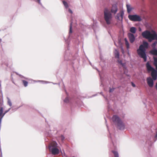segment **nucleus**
Segmentation results:
<instances>
[{"label": "nucleus", "mask_w": 157, "mask_h": 157, "mask_svg": "<svg viewBox=\"0 0 157 157\" xmlns=\"http://www.w3.org/2000/svg\"><path fill=\"white\" fill-rule=\"evenodd\" d=\"M155 88L157 90V82L156 83V85H155Z\"/></svg>", "instance_id": "nucleus-36"}, {"label": "nucleus", "mask_w": 157, "mask_h": 157, "mask_svg": "<svg viewBox=\"0 0 157 157\" xmlns=\"http://www.w3.org/2000/svg\"><path fill=\"white\" fill-rule=\"evenodd\" d=\"M157 44V41H155L154 43H153L151 47H152L153 48H155V46L156 44Z\"/></svg>", "instance_id": "nucleus-19"}, {"label": "nucleus", "mask_w": 157, "mask_h": 157, "mask_svg": "<svg viewBox=\"0 0 157 157\" xmlns=\"http://www.w3.org/2000/svg\"><path fill=\"white\" fill-rule=\"evenodd\" d=\"M8 99V105L10 106H11L12 105L11 102L10 100V99L9 98H7Z\"/></svg>", "instance_id": "nucleus-21"}, {"label": "nucleus", "mask_w": 157, "mask_h": 157, "mask_svg": "<svg viewBox=\"0 0 157 157\" xmlns=\"http://www.w3.org/2000/svg\"><path fill=\"white\" fill-rule=\"evenodd\" d=\"M128 36L129 40V41L131 43H133L135 39V37L134 35L131 33H128Z\"/></svg>", "instance_id": "nucleus-10"}, {"label": "nucleus", "mask_w": 157, "mask_h": 157, "mask_svg": "<svg viewBox=\"0 0 157 157\" xmlns=\"http://www.w3.org/2000/svg\"><path fill=\"white\" fill-rule=\"evenodd\" d=\"M124 15V11L121 10L119 13H118L116 16V18L119 21H122L123 18V16Z\"/></svg>", "instance_id": "nucleus-8"}, {"label": "nucleus", "mask_w": 157, "mask_h": 157, "mask_svg": "<svg viewBox=\"0 0 157 157\" xmlns=\"http://www.w3.org/2000/svg\"><path fill=\"white\" fill-rule=\"evenodd\" d=\"M115 57L116 58H119V53L118 51L116 49L115 50L114 52Z\"/></svg>", "instance_id": "nucleus-15"}, {"label": "nucleus", "mask_w": 157, "mask_h": 157, "mask_svg": "<svg viewBox=\"0 0 157 157\" xmlns=\"http://www.w3.org/2000/svg\"><path fill=\"white\" fill-rule=\"evenodd\" d=\"M147 82L149 87H152L153 86L154 83L153 80L151 77L147 78Z\"/></svg>", "instance_id": "nucleus-9"}, {"label": "nucleus", "mask_w": 157, "mask_h": 157, "mask_svg": "<svg viewBox=\"0 0 157 157\" xmlns=\"http://www.w3.org/2000/svg\"><path fill=\"white\" fill-rule=\"evenodd\" d=\"M64 139V138L63 136H61V139L62 140H63Z\"/></svg>", "instance_id": "nucleus-34"}, {"label": "nucleus", "mask_w": 157, "mask_h": 157, "mask_svg": "<svg viewBox=\"0 0 157 157\" xmlns=\"http://www.w3.org/2000/svg\"><path fill=\"white\" fill-rule=\"evenodd\" d=\"M64 101L65 102L67 103L69 101V99L68 97H66L64 100Z\"/></svg>", "instance_id": "nucleus-23"}, {"label": "nucleus", "mask_w": 157, "mask_h": 157, "mask_svg": "<svg viewBox=\"0 0 157 157\" xmlns=\"http://www.w3.org/2000/svg\"><path fill=\"white\" fill-rule=\"evenodd\" d=\"M155 139V141L157 140V131L156 132V134L154 137Z\"/></svg>", "instance_id": "nucleus-28"}, {"label": "nucleus", "mask_w": 157, "mask_h": 157, "mask_svg": "<svg viewBox=\"0 0 157 157\" xmlns=\"http://www.w3.org/2000/svg\"><path fill=\"white\" fill-rule=\"evenodd\" d=\"M98 71V70L97 69V68H95Z\"/></svg>", "instance_id": "nucleus-44"}, {"label": "nucleus", "mask_w": 157, "mask_h": 157, "mask_svg": "<svg viewBox=\"0 0 157 157\" xmlns=\"http://www.w3.org/2000/svg\"><path fill=\"white\" fill-rule=\"evenodd\" d=\"M11 109V108H10L8 110L6 111L5 112V113H3V115L2 117H3V116H4V115L6 113H7Z\"/></svg>", "instance_id": "nucleus-26"}, {"label": "nucleus", "mask_w": 157, "mask_h": 157, "mask_svg": "<svg viewBox=\"0 0 157 157\" xmlns=\"http://www.w3.org/2000/svg\"><path fill=\"white\" fill-rule=\"evenodd\" d=\"M154 59V64L157 63V57H153Z\"/></svg>", "instance_id": "nucleus-22"}, {"label": "nucleus", "mask_w": 157, "mask_h": 157, "mask_svg": "<svg viewBox=\"0 0 157 157\" xmlns=\"http://www.w3.org/2000/svg\"><path fill=\"white\" fill-rule=\"evenodd\" d=\"M124 41L126 47L128 49L129 48V44L127 39L126 38H125L124 39Z\"/></svg>", "instance_id": "nucleus-16"}, {"label": "nucleus", "mask_w": 157, "mask_h": 157, "mask_svg": "<svg viewBox=\"0 0 157 157\" xmlns=\"http://www.w3.org/2000/svg\"><path fill=\"white\" fill-rule=\"evenodd\" d=\"M112 120L118 129L120 130H123L124 129V124L117 116H113L112 118Z\"/></svg>", "instance_id": "nucleus-4"}, {"label": "nucleus", "mask_w": 157, "mask_h": 157, "mask_svg": "<svg viewBox=\"0 0 157 157\" xmlns=\"http://www.w3.org/2000/svg\"><path fill=\"white\" fill-rule=\"evenodd\" d=\"M40 81H39L38 82H40ZM40 82H42V83L44 84L48 83L49 82H47L46 81H40Z\"/></svg>", "instance_id": "nucleus-30"}, {"label": "nucleus", "mask_w": 157, "mask_h": 157, "mask_svg": "<svg viewBox=\"0 0 157 157\" xmlns=\"http://www.w3.org/2000/svg\"><path fill=\"white\" fill-rule=\"evenodd\" d=\"M90 64L92 66V67H93V68H94V67L91 65V63H90Z\"/></svg>", "instance_id": "nucleus-38"}, {"label": "nucleus", "mask_w": 157, "mask_h": 157, "mask_svg": "<svg viewBox=\"0 0 157 157\" xmlns=\"http://www.w3.org/2000/svg\"><path fill=\"white\" fill-rule=\"evenodd\" d=\"M142 36L148 39V41L151 42L152 40H157V34L154 31L152 30L151 32L146 31L142 33Z\"/></svg>", "instance_id": "nucleus-3"}, {"label": "nucleus", "mask_w": 157, "mask_h": 157, "mask_svg": "<svg viewBox=\"0 0 157 157\" xmlns=\"http://www.w3.org/2000/svg\"><path fill=\"white\" fill-rule=\"evenodd\" d=\"M127 12L128 13H130L132 9V8L131 6L129 4H127L126 5Z\"/></svg>", "instance_id": "nucleus-13"}, {"label": "nucleus", "mask_w": 157, "mask_h": 157, "mask_svg": "<svg viewBox=\"0 0 157 157\" xmlns=\"http://www.w3.org/2000/svg\"><path fill=\"white\" fill-rule=\"evenodd\" d=\"M16 109H14V111H16Z\"/></svg>", "instance_id": "nucleus-40"}, {"label": "nucleus", "mask_w": 157, "mask_h": 157, "mask_svg": "<svg viewBox=\"0 0 157 157\" xmlns=\"http://www.w3.org/2000/svg\"><path fill=\"white\" fill-rule=\"evenodd\" d=\"M146 66L148 72L151 71V75L153 79L154 80H156L157 78V71L151 66L148 62L147 63Z\"/></svg>", "instance_id": "nucleus-6"}, {"label": "nucleus", "mask_w": 157, "mask_h": 157, "mask_svg": "<svg viewBox=\"0 0 157 157\" xmlns=\"http://www.w3.org/2000/svg\"><path fill=\"white\" fill-rule=\"evenodd\" d=\"M139 30L140 31H141V29L140 28H139Z\"/></svg>", "instance_id": "nucleus-37"}, {"label": "nucleus", "mask_w": 157, "mask_h": 157, "mask_svg": "<svg viewBox=\"0 0 157 157\" xmlns=\"http://www.w3.org/2000/svg\"><path fill=\"white\" fill-rule=\"evenodd\" d=\"M66 10L69 12L71 14H72L73 13L72 11L70 9L67 8V9H66Z\"/></svg>", "instance_id": "nucleus-27"}, {"label": "nucleus", "mask_w": 157, "mask_h": 157, "mask_svg": "<svg viewBox=\"0 0 157 157\" xmlns=\"http://www.w3.org/2000/svg\"><path fill=\"white\" fill-rule=\"evenodd\" d=\"M128 17L130 20L133 21H140L141 20L140 17L136 15H129L128 16Z\"/></svg>", "instance_id": "nucleus-7"}, {"label": "nucleus", "mask_w": 157, "mask_h": 157, "mask_svg": "<svg viewBox=\"0 0 157 157\" xmlns=\"http://www.w3.org/2000/svg\"><path fill=\"white\" fill-rule=\"evenodd\" d=\"M22 82L23 83L24 86L25 87L27 86L28 85V82H27L26 81L24 80H23Z\"/></svg>", "instance_id": "nucleus-20"}, {"label": "nucleus", "mask_w": 157, "mask_h": 157, "mask_svg": "<svg viewBox=\"0 0 157 157\" xmlns=\"http://www.w3.org/2000/svg\"><path fill=\"white\" fill-rule=\"evenodd\" d=\"M122 52L123 53L124 50H122Z\"/></svg>", "instance_id": "nucleus-39"}, {"label": "nucleus", "mask_w": 157, "mask_h": 157, "mask_svg": "<svg viewBox=\"0 0 157 157\" xmlns=\"http://www.w3.org/2000/svg\"><path fill=\"white\" fill-rule=\"evenodd\" d=\"M136 28L135 27H132L130 29V31L131 33L132 34H134L136 33Z\"/></svg>", "instance_id": "nucleus-14"}, {"label": "nucleus", "mask_w": 157, "mask_h": 157, "mask_svg": "<svg viewBox=\"0 0 157 157\" xmlns=\"http://www.w3.org/2000/svg\"><path fill=\"white\" fill-rule=\"evenodd\" d=\"M48 148L50 152L54 155H58L59 151L58 148L57 144L56 142L52 141L49 144Z\"/></svg>", "instance_id": "nucleus-5"}, {"label": "nucleus", "mask_w": 157, "mask_h": 157, "mask_svg": "<svg viewBox=\"0 0 157 157\" xmlns=\"http://www.w3.org/2000/svg\"><path fill=\"white\" fill-rule=\"evenodd\" d=\"M118 62L122 66H125V64L122 63V61L121 60H118Z\"/></svg>", "instance_id": "nucleus-25"}, {"label": "nucleus", "mask_w": 157, "mask_h": 157, "mask_svg": "<svg viewBox=\"0 0 157 157\" xmlns=\"http://www.w3.org/2000/svg\"><path fill=\"white\" fill-rule=\"evenodd\" d=\"M112 152L114 154L115 157H119V154L117 151H112Z\"/></svg>", "instance_id": "nucleus-17"}, {"label": "nucleus", "mask_w": 157, "mask_h": 157, "mask_svg": "<svg viewBox=\"0 0 157 157\" xmlns=\"http://www.w3.org/2000/svg\"><path fill=\"white\" fill-rule=\"evenodd\" d=\"M114 90V89H111L110 88V90H109V91L110 92H112V91H113Z\"/></svg>", "instance_id": "nucleus-32"}, {"label": "nucleus", "mask_w": 157, "mask_h": 157, "mask_svg": "<svg viewBox=\"0 0 157 157\" xmlns=\"http://www.w3.org/2000/svg\"><path fill=\"white\" fill-rule=\"evenodd\" d=\"M96 27V25H93V29H94V31H95V28Z\"/></svg>", "instance_id": "nucleus-31"}, {"label": "nucleus", "mask_w": 157, "mask_h": 157, "mask_svg": "<svg viewBox=\"0 0 157 157\" xmlns=\"http://www.w3.org/2000/svg\"><path fill=\"white\" fill-rule=\"evenodd\" d=\"M35 1L37 2L39 4L42 5L41 3L40 2V0H35Z\"/></svg>", "instance_id": "nucleus-29"}, {"label": "nucleus", "mask_w": 157, "mask_h": 157, "mask_svg": "<svg viewBox=\"0 0 157 157\" xmlns=\"http://www.w3.org/2000/svg\"><path fill=\"white\" fill-rule=\"evenodd\" d=\"M63 4L64 6L65 7L66 9H67L68 8V6L67 3L65 1H63Z\"/></svg>", "instance_id": "nucleus-18"}, {"label": "nucleus", "mask_w": 157, "mask_h": 157, "mask_svg": "<svg viewBox=\"0 0 157 157\" xmlns=\"http://www.w3.org/2000/svg\"><path fill=\"white\" fill-rule=\"evenodd\" d=\"M148 46V43L144 41L143 44L140 46L139 48L137 50L138 55L140 57L144 59L145 62L147 60V56L145 53L146 48H147Z\"/></svg>", "instance_id": "nucleus-2"}, {"label": "nucleus", "mask_w": 157, "mask_h": 157, "mask_svg": "<svg viewBox=\"0 0 157 157\" xmlns=\"http://www.w3.org/2000/svg\"><path fill=\"white\" fill-rule=\"evenodd\" d=\"M72 23H71L70 24V31H69V34L71 33H72Z\"/></svg>", "instance_id": "nucleus-24"}, {"label": "nucleus", "mask_w": 157, "mask_h": 157, "mask_svg": "<svg viewBox=\"0 0 157 157\" xmlns=\"http://www.w3.org/2000/svg\"><path fill=\"white\" fill-rule=\"evenodd\" d=\"M117 8L116 5H113L112 6V7L111 10V12L115 14L117 11Z\"/></svg>", "instance_id": "nucleus-11"}, {"label": "nucleus", "mask_w": 157, "mask_h": 157, "mask_svg": "<svg viewBox=\"0 0 157 157\" xmlns=\"http://www.w3.org/2000/svg\"><path fill=\"white\" fill-rule=\"evenodd\" d=\"M150 53L153 55L157 56V49L153 48V49L150 51Z\"/></svg>", "instance_id": "nucleus-12"}, {"label": "nucleus", "mask_w": 157, "mask_h": 157, "mask_svg": "<svg viewBox=\"0 0 157 157\" xmlns=\"http://www.w3.org/2000/svg\"><path fill=\"white\" fill-rule=\"evenodd\" d=\"M132 86L133 87H135L136 86L135 85L133 82H132Z\"/></svg>", "instance_id": "nucleus-33"}, {"label": "nucleus", "mask_w": 157, "mask_h": 157, "mask_svg": "<svg viewBox=\"0 0 157 157\" xmlns=\"http://www.w3.org/2000/svg\"><path fill=\"white\" fill-rule=\"evenodd\" d=\"M26 79H28V78H25Z\"/></svg>", "instance_id": "nucleus-42"}, {"label": "nucleus", "mask_w": 157, "mask_h": 157, "mask_svg": "<svg viewBox=\"0 0 157 157\" xmlns=\"http://www.w3.org/2000/svg\"><path fill=\"white\" fill-rule=\"evenodd\" d=\"M104 19L106 24L108 25H111L113 23V17L110 10L107 8L104 9Z\"/></svg>", "instance_id": "nucleus-1"}, {"label": "nucleus", "mask_w": 157, "mask_h": 157, "mask_svg": "<svg viewBox=\"0 0 157 157\" xmlns=\"http://www.w3.org/2000/svg\"><path fill=\"white\" fill-rule=\"evenodd\" d=\"M1 83H0V87H1Z\"/></svg>", "instance_id": "nucleus-41"}, {"label": "nucleus", "mask_w": 157, "mask_h": 157, "mask_svg": "<svg viewBox=\"0 0 157 157\" xmlns=\"http://www.w3.org/2000/svg\"><path fill=\"white\" fill-rule=\"evenodd\" d=\"M33 81L34 82H36L35 81H34V80H33Z\"/></svg>", "instance_id": "nucleus-43"}, {"label": "nucleus", "mask_w": 157, "mask_h": 157, "mask_svg": "<svg viewBox=\"0 0 157 157\" xmlns=\"http://www.w3.org/2000/svg\"><path fill=\"white\" fill-rule=\"evenodd\" d=\"M154 65L156 67V69L157 70V64L155 63V64H154Z\"/></svg>", "instance_id": "nucleus-35"}]
</instances>
